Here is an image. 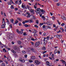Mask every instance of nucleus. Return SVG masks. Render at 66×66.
I'll return each mask as SVG.
<instances>
[{
	"label": "nucleus",
	"instance_id": "nucleus-1",
	"mask_svg": "<svg viewBox=\"0 0 66 66\" xmlns=\"http://www.w3.org/2000/svg\"><path fill=\"white\" fill-rule=\"evenodd\" d=\"M30 17V18L32 19H35V17L34 16V15H30V14H28V15L27 16V17L29 18V17Z\"/></svg>",
	"mask_w": 66,
	"mask_h": 66
},
{
	"label": "nucleus",
	"instance_id": "nucleus-2",
	"mask_svg": "<svg viewBox=\"0 0 66 66\" xmlns=\"http://www.w3.org/2000/svg\"><path fill=\"white\" fill-rule=\"evenodd\" d=\"M41 11V9L39 8H38L36 10V14L40 13V11Z\"/></svg>",
	"mask_w": 66,
	"mask_h": 66
},
{
	"label": "nucleus",
	"instance_id": "nucleus-3",
	"mask_svg": "<svg viewBox=\"0 0 66 66\" xmlns=\"http://www.w3.org/2000/svg\"><path fill=\"white\" fill-rule=\"evenodd\" d=\"M40 45V42H37L35 44V46L36 47H38Z\"/></svg>",
	"mask_w": 66,
	"mask_h": 66
},
{
	"label": "nucleus",
	"instance_id": "nucleus-4",
	"mask_svg": "<svg viewBox=\"0 0 66 66\" xmlns=\"http://www.w3.org/2000/svg\"><path fill=\"white\" fill-rule=\"evenodd\" d=\"M35 63L36 64V65H38L40 63V62L38 61V60H36L35 61Z\"/></svg>",
	"mask_w": 66,
	"mask_h": 66
},
{
	"label": "nucleus",
	"instance_id": "nucleus-5",
	"mask_svg": "<svg viewBox=\"0 0 66 66\" xmlns=\"http://www.w3.org/2000/svg\"><path fill=\"white\" fill-rule=\"evenodd\" d=\"M56 36L57 38H58L59 39H60V38H61L62 37V36L61 35H56Z\"/></svg>",
	"mask_w": 66,
	"mask_h": 66
},
{
	"label": "nucleus",
	"instance_id": "nucleus-6",
	"mask_svg": "<svg viewBox=\"0 0 66 66\" xmlns=\"http://www.w3.org/2000/svg\"><path fill=\"white\" fill-rule=\"evenodd\" d=\"M47 40L44 41V43L43 44V46H45V45L46 44H47Z\"/></svg>",
	"mask_w": 66,
	"mask_h": 66
},
{
	"label": "nucleus",
	"instance_id": "nucleus-7",
	"mask_svg": "<svg viewBox=\"0 0 66 66\" xmlns=\"http://www.w3.org/2000/svg\"><path fill=\"white\" fill-rule=\"evenodd\" d=\"M46 23L47 25H51V23L50 22H47Z\"/></svg>",
	"mask_w": 66,
	"mask_h": 66
},
{
	"label": "nucleus",
	"instance_id": "nucleus-8",
	"mask_svg": "<svg viewBox=\"0 0 66 66\" xmlns=\"http://www.w3.org/2000/svg\"><path fill=\"white\" fill-rule=\"evenodd\" d=\"M46 65H47L48 66H51V65H49V62L48 61H46Z\"/></svg>",
	"mask_w": 66,
	"mask_h": 66
},
{
	"label": "nucleus",
	"instance_id": "nucleus-9",
	"mask_svg": "<svg viewBox=\"0 0 66 66\" xmlns=\"http://www.w3.org/2000/svg\"><path fill=\"white\" fill-rule=\"evenodd\" d=\"M21 31H20L19 32V34H22V33H23V29H21Z\"/></svg>",
	"mask_w": 66,
	"mask_h": 66
},
{
	"label": "nucleus",
	"instance_id": "nucleus-10",
	"mask_svg": "<svg viewBox=\"0 0 66 66\" xmlns=\"http://www.w3.org/2000/svg\"><path fill=\"white\" fill-rule=\"evenodd\" d=\"M61 18L62 19H63V20H66V17H65L64 16H62Z\"/></svg>",
	"mask_w": 66,
	"mask_h": 66
},
{
	"label": "nucleus",
	"instance_id": "nucleus-11",
	"mask_svg": "<svg viewBox=\"0 0 66 66\" xmlns=\"http://www.w3.org/2000/svg\"><path fill=\"white\" fill-rule=\"evenodd\" d=\"M31 50L33 52H34V53H36V51L34 50V49L33 48H31Z\"/></svg>",
	"mask_w": 66,
	"mask_h": 66
},
{
	"label": "nucleus",
	"instance_id": "nucleus-12",
	"mask_svg": "<svg viewBox=\"0 0 66 66\" xmlns=\"http://www.w3.org/2000/svg\"><path fill=\"white\" fill-rule=\"evenodd\" d=\"M14 49L15 50H18V48L17 47H14Z\"/></svg>",
	"mask_w": 66,
	"mask_h": 66
},
{
	"label": "nucleus",
	"instance_id": "nucleus-13",
	"mask_svg": "<svg viewBox=\"0 0 66 66\" xmlns=\"http://www.w3.org/2000/svg\"><path fill=\"white\" fill-rule=\"evenodd\" d=\"M11 51L13 53H16V52L14 50H11Z\"/></svg>",
	"mask_w": 66,
	"mask_h": 66
},
{
	"label": "nucleus",
	"instance_id": "nucleus-14",
	"mask_svg": "<svg viewBox=\"0 0 66 66\" xmlns=\"http://www.w3.org/2000/svg\"><path fill=\"white\" fill-rule=\"evenodd\" d=\"M33 41H35V40H37V39L36 38V39H34V38H32L31 39H30Z\"/></svg>",
	"mask_w": 66,
	"mask_h": 66
},
{
	"label": "nucleus",
	"instance_id": "nucleus-15",
	"mask_svg": "<svg viewBox=\"0 0 66 66\" xmlns=\"http://www.w3.org/2000/svg\"><path fill=\"white\" fill-rule=\"evenodd\" d=\"M27 14H28V15H29L30 14V13H29V12H27V13H26L25 14H24V16H27Z\"/></svg>",
	"mask_w": 66,
	"mask_h": 66
},
{
	"label": "nucleus",
	"instance_id": "nucleus-16",
	"mask_svg": "<svg viewBox=\"0 0 66 66\" xmlns=\"http://www.w3.org/2000/svg\"><path fill=\"white\" fill-rule=\"evenodd\" d=\"M31 59H32L33 60H35V59H36L35 56H32L31 57Z\"/></svg>",
	"mask_w": 66,
	"mask_h": 66
},
{
	"label": "nucleus",
	"instance_id": "nucleus-17",
	"mask_svg": "<svg viewBox=\"0 0 66 66\" xmlns=\"http://www.w3.org/2000/svg\"><path fill=\"white\" fill-rule=\"evenodd\" d=\"M5 25H2L1 26V28H4V27H5Z\"/></svg>",
	"mask_w": 66,
	"mask_h": 66
},
{
	"label": "nucleus",
	"instance_id": "nucleus-18",
	"mask_svg": "<svg viewBox=\"0 0 66 66\" xmlns=\"http://www.w3.org/2000/svg\"><path fill=\"white\" fill-rule=\"evenodd\" d=\"M19 5H20L21 4V0H20L18 3Z\"/></svg>",
	"mask_w": 66,
	"mask_h": 66
},
{
	"label": "nucleus",
	"instance_id": "nucleus-19",
	"mask_svg": "<svg viewBox=\"0 0 66 66\" xmlns=\"http://www.w3.org/2000/svg\"><path fill=\"white\" fill-rule=\"evenodd\" d=\"M17 20H19V21H21V19L19 18H17Z\"/></svg>",
	"mask_w": 66,
	"mask_h": 66
},
{
	"label": "nucleus",
	"instance_id": "nucleus-20",
	"mask_svg": "<svg viewBox=\"0 0 66 66\" xmlns=\"http://www.w3.org/2000/svg\"><path fill=\"white\" fill-rule=\"evenodd\" d=\"M57 53V49L55 50V51H54V53L55 54H56V53Z\"/></svg>",
	"mask_w": 66,
	"mask_h": 66
},
{
	"label": "nucleus",
	"instance_id": "nucleus-21",
	"mask_svg": "<svg viewBox=\"0 0 66 66\" xmlns=\"http://www.w3.org/2000/svg\"><path fill=\"white\" fill-rule=\"evenodd\" d=\"M29 22L30 23H31L33 22V21L32 20H29Z\"/></svg>",
	"mask_w": 66,
	"mask_h": 66
},
{
	"label": "nucleus",
	"instance_id": "nucleus-22",
	"mask_svg": "<svg viewBox=\"0 0 66 66\" xmlns=\"http://www.w3.org/2000/svg\"><path fill=\"white\" fill-rule=\"evenodd\" d=\"M1 66H5V64L4 63H3L1 64Z\"/></svg>",
	"mask_w": 66,
	"mask_h": 66
},
{
	"label": "nucleus",
	"instance_id": "nucleus-23",
	"mask_svg": "<svg viewBox=\"0 0 66 66\" xmlns=\"http://www.w3.org/2000/svg\"><path fill=\"white\" fill-rule=\"evenodd\" d=\"M3 52H6V50H5V48H4L3 49Z\"/></svg>",
	"mask_w": 66,
	"mask_h": 66
},
{
	"label": "nucleus",
	"instance_id": "nucleus-24",
	"mask_svg": "<svg viewBox=\"0 0 66 66\" xmlns=\"http://www.w3.org/2000/svg\"><path fill=\"white\" fill-rule=\"evenodd\" d=\"M24 4V3H22V6L23 8H24L25 7V6L23 5Z\"/></svg>",
	"mask_w": 66,
	"mask_h": 66
},
{
	"label": "nucleus",
	"instance_id": "nucleus-25",
	"mask_svg": "<svg viewBox=\"0 0 66 66\" xmlns=\"http://www.w3.org/2000/svg\"><path fill=\"white\" fill-rule=\"evenodd\" d=\"M27 7L28 9L29 10H31V8L30 7H29V6H27Z\"/></svg>",
	"mask_w": 66,
	"mask_h": 66
},
{
	"label": "nucleus",
	"instance_id": "nucleus-26",
	"mask_svg": "<svg viewBox=\"0 0 66 66\" xmlns=\"http://www.w3.org/2000/svg\"><path fill=\"white\" fill-rule=\"evenodd\" d=\"M42 50H45L46 49V47L44 46H43L42 47Z\"/></svg>",
	"mask_w": 66,
	"mask_h": 66
},
{
	"label": "nucleus",
	"instance_id": "nucleus-27",
	"mask_svg": "<svg viewBox=\"0 0 66 66\" xmlns=\"http://www.w3.org/2000/svg\"><path fill=\"white\" fill-rule=\"evenodd\" d=\"M27 32H24L23 34V35L24 36H26V35H27Z\"/></svg>",
	"mask_w": 66,
	"mask_h": 66
},
{
	"label": "nucleus",
	"instance_id": "nucleus-28",
	"mask_svg": "<svg viewBox=\"0 0 66 66\" xmlns=\"http://www.w3.org/2000/svg\"><path fill=\"white\" fill-rule=\"evenodd\" d=\"M61 61H62V63H63V64H65V61H64V60H62Z\"/></svg>",
	"mask_w": 66,
	"mask_h": 66
},
{
	"label": "nucleus",
	"instance_id": "nucleus-29",
	"mask_svg": "<svg viewBox=\"0 0 66 66\" xmlns=\"http://www.w3.org/2000/svg\"><path fill=\"white\" fill-rule=\"evenodd\" d=\"M6 20H7V23H9V22H10V21H9V20H8V19H6Z\"/></svg>",
	"mask_w": 66,
	"mask_h": 66
},
{
	"label": "nucleus",
	"instance_id": "nucleus-30",
	"mask_svg": "<svg viewBox=\"0 0 66 66\" xmlns=\"http://www.w3.org/2000/svg\"><path fill=\"white\" fill-rule=\"evenodd\" d=\"M18 43L19 44H21V42L20 41H18Z\"/></svg>",
	"mask_w": 66,
	"mask_h": 66
},
{
	"label": "nucleus",
	"instance_id": "nucleus-31",
	"mask_svg": "<svg viewBox=\"0 0 66 66\" xmlns=\"http://www.w3.org/2000/svg\"><path fill=\"white\" fill-rule=\"evenodd\" d=\"M41 11L42 12H43V13H45V11H44L43 9H41Z\"/></svg>",
	"mask_w": 66,
	"mask_h": 66
},
{
	"label": "nucleus",
	"instance_id": "nucleus-32",
	"mask_svg": "<svg viewBox=\"0 0 66 66\" xmlns=\"http://www.w3.org/2000/svg\"><path fill=\"white\" fill-rule=\"evenodd\" d=\"M11 9H14V6H13V5H11Z\"/></svg>",
	"mask_w": 66,
	"mask_h": 66
},
{
	"label": "nucleus",
	"instance_id": "nucleus-33",
	"mask_svg": "<svg viewBox=\"0 0 66 66\" xmlns=\"http://www.w3.org/2000/svg\"><path fill=\"white\" fill-rule=\"evenodd\" d=\"M22 53L23 54H26V52L24 51H22Z\"/></svg>",
	"mask_w": 66,
	"mask_h": 66
},
{
	"label": "nucleus",
	"instance_id": "nucleus-34",
	"mask_svg": "<svg viewBox=\"0 0 66 66\" xmlns=\"http://www.w3.org/2000/svg\"><path fill=\"white\" fill-rule=\"evenodd\" d=\"M10 21L11 22H13L14 21V20L13 19H11Z\"/></svg>",
	"mask_w": 66,
	"mask_h": 66
},
{
	"label": "nucleus",
	"instance_id": "nucleus-35",
	"mask_svg": "<svg viewBox=\"0 0 66 66\" xmlns=\"http://www.w3.org/2000/svg\"><path fill=\"white\" fill-rule=\"evenodd\" d=\"M34 36H38V35L36 34H34V35H33Z\"/></svg>",
	"mask_w": 66,
	"mask_h": 66
},
{
	"label": "nucleus",
	"instance_id": "nucleus-36",
	"mask_svg": "<svg viewBox=\"0 0 66 66\" xmlns=\"http://www.w3.org/2000/svg\"><path fill=\"white\" fill-rule=\"evenodd\" d=\"M8 4L9 5H12V3H11V2H8Z\"/></svg>",
	"mask_w": 66,
	"mask_h": 66
},
{
	"label": "nucleus",
	"instance_id": "nucleus-37",
	"mask_svg": "<svg viewBox=\"0 0 66 66\" xmlns=\"http://www.w3.org/2000/svg\"><path fill=\"white\" fill-rule=\"evenodd\" d=\"M3 24L4 25H6V24L5 23V21L3 22Z\"/></svg>",
	"mask_w": 66,
	"mask_h": 66
},
{
	"label": "nucleus",
	"instance_id": "nucleus-38",
	"mask_svg": "<svg viewBox=\"0 0 66 66\" xmlns=\"http://www.w3.org/2000/svg\"><path fill=\"white\" fill-rule=\"evenodd\" d=\"M9 37L10 39H12V36H11V35H9Z\"/></svg>",
	"mask_w": 66,
	"mask_h": 66
},
{
	"label": "nucleus",
	"instance_id": "nucleus-39",
	"mask_svg": "<svg viewBox=\"0 0 66 66\" xmlns=\"http://www.w3.org/2000/svg\"><path fill=\"white\" fill-rule=\"evenodd\" d=\"M56 5L57 6H59L60 5V3H57L56 4Z\"/></svg>",
	"mask_w": 66,
	"mask_h": 66
},
{
	"label": "nucleus",
	"instance_id": "nucleus-40",
	"mask_svg": "<svg viewBox=\"0 0 66 66\" xmlns=\"http://www.w3.org/2000/svg\"><path fill=\"white\" fill-rule=\"evenodd\" d=\"M52 18L53 19V20H54L55 19V18L54 16H53L52 17Z\"/></svg>",
	"mask_w": 66,
	"mask_h": 66
},
{
	"label": "nucleus",
	"instance_id": "nucleus-41",
	"mask_svg": "<svg viewBox=\"0 0 66 66\" xmlns=\"http://www.w3.org/2000/svg\"><path fill=\"white\" fill-rule=\"evenodd\" d=\"M18 22V21L17 20H16L15 22V24H17Z\"/></svg>",
	"mask_w": 66,
	"mask_h": 66
},
{
	"label": "nucleus",
	"instance_id": "nucleus-42",
	"mask_svg": "<svg viewBox=\"0 0 66 66\" xmlns=\"http://www.w3.org/2000/svg\"><path fill=\"white\" fill-rule=\"evenodd\" d=\"M30 12H31V13H33V12H34V11L33 10H31V9L30 10Z\"/></svg>",
	"mask_w": 66,
	"mask_h": 66
},
{
	"label": "nucleus",
	"instance_id": "nucleus-43",
	"mask_svg": "<svg viewBox=\"0 0 66 66\" xmlns=\"http://www.w3.org/2000/svg\"><path fill=\"white\" fill-rule=\"evenodd\" d=\"M24 26L25 27H29V25H27V24H26L24 25Z\"/></svg>",
	"mask_w": 66,
	"mask_h": 66
},
{
	"label": "nucleus",
	"instance_id": "nucleus-44",
	"mask_svg": "<svg viewBox=\"0 0 66 66\" xmlns=\"http://www.w3.org/2000/svg\"><path fill=\"white\" fill-rule=\"evenodd\" d=\"M25 62V60H22L21 61V62H23V63H24Z\"/></svg>",
	"mask_w": 66,
	"mask_h": 66
},
{
	"label": "nucleus",
	"instance_id": "nucleus-45",
	"mask_svg": "<svg viewBox=\"0 0 66 66\" xmlns=\"http://www.w3.org/2000/svg\"><path fill=\"white\" fill-rule=\"evenodd\" d=\"M54 54H53L52 55V58L53 59V58H54Z\"/></svg>",
	"mask_w": 66,
	"mask_h": 66
},
{
	"label": "nucleus",
	"instance_id": "nucleus-46",
	"mask_svg": "<svg viewBox=\"0 0 66 66\" xmlns=\"http://www.w3.org/2000/svg\"><path fill=\"white\" fill-rule=\"evenodd\" d=\"M58 27L57 26L56 28L54 29V30H57V28H58Z\"/></svg>",
	"mask_w": 66,
	"mask_h": 66
},
{
	"label": "nucleus",
	"instance_id": "nucleus-47",
	"mask_svg": "<svg viewBox=\"0 0 66 66\" xmlns=\"http://www.w3.org/2000/svg\"><path fill=\"white\" fill-rule=\"evenodd\" d=\"M46 27L48 28V29H50L51 28V27L50 26H47Z\"/></svg>",
	"mask_w": 66,
	"mask_h": 66
},
{
	"label": "nucleus",
	"instance_id": "nucleus-48",
	"mask_svg": "<svg viewBox=\"0 0 66 66\" xmlns=\"http://www.w3.org/2000/svg\"><path fill=\"white\" fill-rule=\"evenodd\" d=\"M42 52L43 53V54H44L45 53H46V52H47V51H45L44 52Z\"/></svg>",
	"mask_w": 66,
	"mask_h": 66
},
{
	"label": "nucleus",
	"instance_id": "nucleus-49",
	"mask_svg": "<svg viewBox=\"0 0 66 66\" xmlns=\"http://www.w3.org/2000/svg\"><path fill=\"white\" fill-rule=\"evenodd\" d=\"M65 24V23H63L61 24V26H64V25Z\"/></svg>",
	"mask_w": 66,
	"mask_h": 66
},
{
	"label": "nucleus",
	"instance_id": "nucleus-50",
	"mask_svg": "<svg viewBox=\"0 0 66 66\" xmlns=\"http://www.w3.org/2000/svg\"><path fill=\"white\" fill-rule=\"evenodd\" d=\"M9 27H10V28H12V25L11 24H10L9 26Z\"/></svg>",
	"mask_w": 66,
	"mask_h": 66
},
{
	"label": "nucleus",
	"instance_id": "nucleus-51",
	"mask_svg": "<svg viewBox=\"0 0 66 66\" xmlns=\"http://www.w3.org/2000/svg\"><path fill=\"white\" fill-rule=\"evenodd\" d=\"M37 32V31L36 30L34 29V31L33 32L34 33V32H35V33H36Z\"/></svg>",
	"mask_w": 66,
	"mask_h": 66
},
{
	"label": "nucleus",
	"instance_id": "nucleus-52",
	"mask_svg": "<svg viewBox=\"0 0 66 66\" xmlns=\"http://www.w3.org/2000/svg\"><path fill=\"white\" fill-rule=\"evenodd\" d=\"M36 23L37 24H38V21L37 20L36 21Z\"/></svg>",
	"mask_w": 66,
	"mask_h": 66
},
{
	"label": "nucleus",
	"instance_id": "nucleus-53",
	"mask_svg": "<svg viewBox=\"0 0 66 66\" xmlns=\"http://www.w3.org/2000/svg\"><path fill=\"white\" fill-rule=\"evenodd\" d=\"M29 20H27L25 21V22H29Z\"/></svg>",
	"mask_w": 66,
	"mask_h": 66
},
{
	"label": "nucleus",
	"instance_id": "nucleus-54",
	"mask_svg": "<svg viewBox=\"0 0 66 66\" xmlns=\"http://www.w3.org/2000/svg\"><path fill=\"white\" fill-rule=\"evenodd\" d=\"M49 38H50V37H47L46 38V39L48 40V39H49Z\"/></svg>",
	"mask_w": 66,
	"mask_h": 66
},
{
	"label": "nucleus",
	"instance_id": "nucleus-55",
	"mask_svg": "<svg viewBox=\"0 0 66 66\" xmlns=\"http://www.w3.org/2000/svg\"><path fill=\"white\" fill-rule=\"evenodd\" d=\"M53 27L54 28H55L56 27V26H55V24H53Z\"/></svg>",
	"mask_w": 66,
	"mask_h": 66
},
{
	"label": "nucleus",
	"instance_id": "nucleus-56",
	"mask_svg": "<svg viewBox=\"0 0 66 66\" xmlns=\"http://www.w3.org/2000/svg\"><path fill=\"white\" fill-rule=\"evenodd\" d=\"M19 60L21 62V61H22V59H21V58H20V59H19Z\"/></svg>",
	"mask_w": 66,
	"mask_h": 66
},
{
	"label": "nucleus",
	"instance_id": "nucleus-57",
	"mask_svg": "<svg viewBox=\"0 0 66 66\" xmlns=\"http://www.w3.org/2000/svg\"><path fill=\"white\" fill-rule=\"evenodd\" d=\"M16 31L18 32V33H19V30H18V29H17Z\"/></svg>",
	"mask_w": 66,
	"mask_h": 66
},
{
	"label": "nucleus",
	"instance_id": "nucleus-58",
	"mask_svg": "<svg viewBox=\"0 0 66 66\" xmlns=\"http://www.w3.org/2000/svg\"><path fill=\"white\" fill-rule=\"evenodd\" d=\"M15 11H17V10H18V9L17 8H15Z\"/></svg>",
	"mask_w": 66,
	"mask_h": 66
},
{
	"label": "nucleus",
	"instance_id": "nucleus-59",
	"mask_svg": "<svg viewBox=\"0 0 66 66\" xmlns=\"http://www.w3.org/2000/svg\"><path fill=\"white\" fill-rule=\"evenodd\" d=\"M46 55H47L46 54H44L43 55L44 57H45V56H46Z\"/></svg>",
	"mask_w": 66,
	"mask_h": 66
},
{
	"label": "nucleus",
	"instance_id": "nucleus-60",
	"mask_svg": "<svg viewBox=\"0 0 66 66\" xmlns=\"http://www.w3.org/2000/svg\"><path fill=\"white\" fill-rule=\"evenodd\" d=\"M31 44L32 45H33V46L34 45V43L32 42H31Z\"/></svg>",
	"mask_w": 66,
	"mask_h": 66
},
{
	"label": "nucleus",
	"instance_id": "nucleus-61",
	"mask_svg": "<svg viewBox=\"0 0 66 66\" xmlns=\"http://www.w3.org/2000/svg\"><path fill=\"white\" fill-rule=\"evenodd\" d=\"M22 23L23 24H25V23H26V22H25L24 21H23L22 22Z\"/></svg>",
	"mask_w": 66,
	"mask_h": 66
},
{
	"label": "nucleus",
	"instance_id": "nucleus-62",
	"mask_svg": "<svg viewBox=\"0 0 66 66\" xmlns=\"http://www.w3.org/2000/svg\"><path fill=\"white\" fill-rule=\"evenodd\" d=\"M10 1L11 2V3L12 2V3L13 4L14 3V2H13V1H12V0H10Z\"/></svg>",
	"mask_w": 66,
	"mask_h": 66
},
{
	"label": "nucleus",
	"instance_id": "nucleus-63",
	"mask_svg": "<svg viewBox=\"0 0 66 66\" xmlns=\"http://www.w3.org/2000/svg\"><path fill=\"white\" fill-rule=\"evenodd\" d=\"M53 37H51L50 38V39H53Z\"/></svg>",
	"mask_w": 66,
	"mask_h": 66
},
{
	"label": "nucleus",
	"instance_id": "nucleus-64",
	"mask_svg": "<svg viewBox=\"0 0 66 66\" xmlns=\"http://www.w3.org/2000/svg\"><path fill=\"white\" fill-rule=\"evenodd\" d=\"M13 55L14 56H17V54H13Z\"/></svg>",
	"mask_w": 66,
	"mask_h": 66
}]
</instances>
